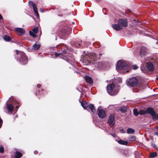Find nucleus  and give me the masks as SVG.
Here are the masks:
<instances>
[{"mask_svg":"<svg viewBox=\"0 0 158 158\" xmlns=\"http://www.w3.org/2000/svg\"><path fill=\"white\" fill-rule=\"evenodd\" d=\"M100 57L94 52L90 53L88 55L84 56L83 59V62H84V64L88 65L92 63L95 65V66L98 69L102 68V64L100 62H94L97 60V59L100 58Z\"/></svg>","mask_w":158,"mask_h":158,"instance_id":"1","label":"nucleus"},{"mask_svg":"<svg viewBox=\"0 0 158 158\" xmlns=\"http://www.w3.org/2000/svg\"><path fill=\"white\" fill-rule=\"evenodd\" d=\"M117 70L122 73H125L129 71V66L125 62L120 60L117 62Z\"/></svg>","mask_w":158,"mask_h":158,"instance_id":"2","label":"nucleus"},{"mask_svg":"<svg viewBox=\"0 0 158 158\" xmlns=\"http://www.w3.org/2000/svg\"><path fill=\"white\" fill-rule=\"evenodd\" d=\"M147 113L150 114L153 120L158 119V113H156L152 108L148 107L145 110H140L139 112V114L140 115H143Z\"/></svg>","mask_w":158,"mask_h":158,"instance_id":"3","label":"nucleus"},{"mask_svg":"<svg viewBox=\"0 0 158 158\" xmlns=\"http://www.w3.org/2000/svg\"><path fill=\"white\" fill-rule=\"evenodd\" d=\"M119 90L118 85L115 84L112 82L111 84H109V95L112 96L116 95Z\"/></svg>","mask_w":158,"mask_h":158,"instance_id":"4","label":"nucleus"},{"mask_svg":"<svg viewBox=\"0 0 158 158\" xmlns=\"http://www.w3.org/2000/svg\"><path fill=\"white\" fill-rule=\"evenodd\" d=\"M16 53L18 55V57L20 56L19 62L22 64L24 65L26 64L28 61L27 57L25 55V53L23 52H19L18 50H16Z\"/></svg>","mask_w":158,"mask_h":158,"instance_id":"5","label":"nucleus"},{"mask_svg":"<svg viewBox=\"0 0 158 158\" xmlns=\"http://www.w3.org/2000/svg\"><path fill=\"white\" fill-rule=\"evenodd\" d=\"M138 84V80L135 77L129 78L127 80V85L128 86L132 87L136 86Z\"/></svg>","mask_w":158,"mask_h":158,"instance_id":"6","label":"nucleus"},{"mask_svg":"<svg viewBox=\"0 0 158 158\" xmlns=\"http://www.w3.org/2000/svg\"><path fill=\"white\" fill-rule=\"evenodd\" d=\"M98 117L100 118H103L106 116V113L105 111L102 109V107L99 106L98 109Z\"/></svg>","mask_w":158,"mask_h":158,"instance_id":"7","label":"nucleus"},{"mask_svg":"<svg viewBox=\"0 0 158 158\" xmlns=\"http://www.w3.org/2000/svg\"><path fill=\"white\" fill-rule=\"evenodd\" d=\"M148 52V49L145 46L142 47L139 51V54L141 57L145 56Z\"/></svg>","mask_w":158,"mask_h":158,"instance_id":"8","label":"nucleus"},{"mask_svg":"<svg viewBox=\"0 0 158 158\" xmlns=\"http://www.w3.org/2000/svg\"><path fill=\"white\" fill-rule=\"evenodd\" d=\"M118 22L122 28L123 27H126L127 26V21L126 19H120L118 20Z\"/></svg>","mask_w":158,"mask_h":158,"instance_id":"9","label":"nucleus"},{"mask_svg":"<svg viewBox=\"0 0 158 158\" xmlns=\"http://www.w3.org/2000/svg\"><path fill=\"white\" fill-rule=\"evenodd\" d=\"M114 116L113 115L109 116V126L113 127L115 124Z\"/></svg>","mask_w":158,"mask_h":158,"instance_id":"10","label":"nucleus"},{"mask_svg":"<svg viewBox=\"0 0 158 158\" xmlns=\"http://www.w3.org/2000/svg\"><path fill=\"white\" fill-rule=\"evenodd\" d=\"M147 66L148 70L152 72L154 71V67L153 64L150 62L147 63Z\"/></svg>","mask_w":158,"mask_h":158,"instance_id":"11","label":"nucleus"},{"mask_svg":"<svg viewBox=\"0 0 158 158\" xmlns=\"http://www.w3.org/2000/svg\"><path fill=\"white\" fill-rule=\"evenodd\" d=\"M112 27L116 31H119L122 29V27H121L118 23L117 24L112 25Z\"/></svg>","mask_w":158,"mask_h":158,"instance_id":"12","label":"nucleus"},{"mask_svg":"<svg viewBox=\"0 0 158 158\" xmlns=\"http://www.w3.org/2000/svg\"><path fill=\"white\" fill-rule=\"evenodd\" d=\"M15 31L21 35L24 34L25 31L23 29L21 28H17L15 29Z\"/></svg>","mask_w":158,"mask_h":158,"instance_id":"13","label":"nucleus"},{"mask_svg":"<svg viewBox=\"0 0 158 158\" xmlns=\"http://www.w3.org/2000/svg\"><path fill=\"white\" fill-rule=\"evenodd\" d=\"M118 140L116 139L115 140L118 142V143L121 144L127 145L128 144V142L126 141H124L120 139L119 138H118Z\"/></svg>","mask_w":158,"mask_h":158,"instance_id":"14","label":"nucleus"},{"mask_svg":"<svg viewBox=\"0 0 158 158\" xmlns=\"http://www.w3.org/2000/svg\"><path fill=\"white\" fill-rule=\"evenodd\" d=\"M85 79L86 81L88 83H89L91 84L93 83V80L92 78L88 76H85Z\"/></svg>","mask_w":158,"mask_h":158,"instance_id":"15","label":"nucleus"},{"mask_svg":"<svg viewBox=\"0 0 158 158\" xmlns=\"http://www.w3.org/2000/svg\"><path fill=\"white\" fill-rule=\"evenodd\" d=\"M7 108L9 111L12 112L14 109V106L13 105L10 104L7 106Z\"/></svg>","mask_w":158,"mask_h":158,"instance_id":"16","label":"nucleus"},{"mask_svg":"<svg viewBox=\"0 0 158 158\" xmlns=\"http://www.w3.org/2000/svg\"><path fill=\"white\" fill-rule=\"evenodd\" d=\"M81 104L82 107L85 109H86L88 106L87 103L86 101H82L81 102Z\"/></svg>","mask_w":158,"mask_h":158,"instance_id":"17","label":"nucleus"},{"mask_svg":"<svg viewBox=\"0 0 158 158\" xmlns=\"http://www.w3.org/2000/svg\"><path fill=\"white\" fill-rule=\"evenodd\" d=\"M22 156V154L19 151H17L15 153V158H20Z\"/></svg>","mask_w":158,"mask_h":158,"instance_id":"18","label":"nucleus"},{"mask_svg":"<svg viewBox=\"0 0 158 158\" xmlns=\"http://www.w3.org/2000/svg\"><path fill=\"white\" fill-rule=\"evenodd\" d=\"M40 45L35 44L33 45L32 49L34 50H37L38 49L40 48Z\"/></svg>","mask_w":158,"mask_h":158,"instance_id":"19","label":"nucleus"},{"mask_svg":"<svg viewBox=\"0 0 158 158\" xmlns=\"http://www.w3.org/2000/svg\"><path fill=\"white\" fill-rule=\"evenodd\" d=\"M135 130L131 128H129L127 129V133L128 134H133L135 133Z\"/></svg>","mask_w":158,"mask_h":158,"instance_id":"20","label":"nucleus"},{"mask_svg":"<svg viewBox=\"0 0 158 158\" xmlns=\"http://www.w3.org/2000/svg\"><path fill=\"white\" fill-rule=\"evenodd\" d=\"M122 81V80L121 78L120 77L117 78L115 80H114V81H112V82H114V83L115 84V83H120Z\"/></svg>","mask_w":158,"mask_h":158,"instance_id":"21","label":"nucleus"},{"mask_svg":"<svg viewBox=\"0 0 158 158\" xmlns=\"http://www.w3.org/2000/svg\"><path fill=\"white\" fill-rule=\"evenodd\" d=\"M119 110L122 112L125 113L127 111V107L126 106L122 107L119 108Z\"/></svg>","mask_w":158,"mask_h":158,"instance_id":"22","label":"nucleus"},{"mask_svg":"<svg viewBox=\"0 0 158 158\" xmlns=\"http://www.w3.org/2000/svg\"><path fill=\"white\" fill-rule=\"evenodd\" d=\"M89 107L92 113H94L95 111L94 109V105L92 104H90L89 105Z\"/></svg>","mask_w":158,"mask_h":158,"instance_id":"23","label":"nucleus"},{"mask_svg":"<svg viewBox=\"0 0 158 158\" xmlns=\"http://www.w3.org/2000/svg\"><path fill=\"white\" fill-rule=\"evenodd\" d=\"M136 139V137L134 136H131L129 137L128 138V140L129 141H134Z\"/></svg>","mask_w":158,"mask_h":158,"instance_id":"24","label":"nucleus"},{"mask_svg":"<svg viewBox=\"0 0 158 158\" xmlns=\"http://www.w3.org/2000/svg\"><path fill=\"white\" fill-rule=\"evenodd\" d=\"M133 112L134 114L136 116H137L139 114V113L136 109H134Z\"/></svg>","mask_w":158,"mask_h":158,"instance_id":"25","label":"nucleus"},{"mask_svg":"<svg viewBox=\"0 0 158 158\" xmlns=\"http://www.w3.org/2000/svg\"><path fill=\"white\" fill-rule=\"evenodd\" d=\"M157 154L156 152H153L150 154V157L151 158H153L156 156Z\"/></svg>","mask_w":158,"mask_h":158,"instance_id":"26","label":"nucleus"},{"mask_svg":"<svg viewBox=\"0 0 158 158\" xmlns=\"http://www.w3.org/2000/svg\"><path fill=\"white\" fill-rule=\"evenodd\" d=\"M4 39L6 41H9L10 40V37L7 35H5L3 37Z\"/></svg>","mask_w":158,"mask_h":158,"instance_id":"27","label":"nucleus"},{"mask_svg":"<svg viewBox=\"0 0 158 158\" xmlns=\"http://www.w3.org/2000/svg\"><path fill=\"white\" fill-rule=\"evenodd\" d=\"M32 31L35 33V34H36L37 33L38 31V27H36L34 28H33L32 30Z\"/></svg>","mask_w":158,"mask_h":158,"instance_id":"28","label":"nucleus"},{"mask_svg":"<svg viewBox=\"0 0 158 158\" xmlns=\"http://www.w3.org/2000/svg\"><path fill=\"white\" fill-rule=\"evenodd\" d=\"M29 33L30 35L33 37H35L36 36V35L34 33L33 31H29Z\"/></svg>","mask_w":158,"mask_h":158,"instance_id":"29","label":"nucleus"},{"mask_svg":"<svg viewBox=\"0 0 158 158\" xmlns=\"http://www.w3.org/2000/svg\"><path fill=\"white\" fill-rule=\"evenodd\" d=\"M32 7H33V10H34V11L35 13H37V12H38V11H37V8L36 7V6L35 5Z\"/></svg>","mask_w":158,"mask_h":158,"instance_id":"30","label":"nucleus"},{"mask_svg":"<svg viewBox=\"0 0 158 158\" xmlns=\"http://www.w3.org/2000/svg\"><path fill=\"white\" fill-rule=\"evenodd\" d=\"M29 5H31L32 7L36 5L32 1H30L29 2Z\"/></svg>","mask_w":158,"mask_h":158,"instance_id":"31","label":"nucleus"},{"mask_svg":"<svg viewBox=\"0 0 158 158\" xmlns=\"http://www.w3.org/2000/svg\"><path fill=\"white\" fill-rule=\"evenodd\" d=\"M103 12L105 15L107 14L108 11H106V8H103Z\"/></svg>","mask_w":158,"mask_h":158,"instance_id":"32","label":"nucleus"},{"mask_svg":"<svg viewBox=\"0 0 158 158\" xmlns=\"http://www.w3.org/2000/svg\"><path fill=\"white\" fill-rule=\"evenodd\" d=\"M4 148L2 147H0V152L2 153L4 152Z\"/></svg>","mask_w":158,"mask_h":158,"instance_id":"33","label":"nucleus"},{"mask_svg":"<svg viewBox=\"0 0 158 158\" xmlns=\"http://www.w3.org/2000/svg\"><path fill=\"white\" fill-rule=\"evenodd\" d=\"M110 134L113 137L116 138L117 135L115 133H111Z\"/></svg>","mask_w":158,"mask_h":158,"instance_id":"34","label":"nucleus"},{"mask_svg":"<svg viewBox=\"0 0 158 158\" xmlns=\"http://www.w3.org/2000/svg\"><path fill=\"white\" fill-rule=\"evenodd\" d=\"M133 68L134 70H136L138 68V67L136 65H134L133 66Z\"/></svg>","mask_w":158,"mask_h":158,"instance_id":"35","label":"nucleus"},{"mask_svg":"<svg viewBox=\"0 0 158 158\" xmlns=\"http://www.w3.org/2000/svg\"><path fill=\"white\" fill-rule=\"evenodd\" d=\"M120 132L122 133H125V132L123 129L121 128L120 129Z\"/></svg>","mask_w":158,"mask_h":158,"instance_id":"36","label":"nucleus"},{"mask_svg":"<svg viewBox=\"0 0 158 158\" xmlns=\"http://www.w3.org/2000/svg\"><path fill=\"white\" fill-rule=\"evenodd\" d=\"M35 15L36 18H38L39 17V15L38 12H37V13H35Z\"/></svg>","mask_w":158,"mask_h":158,"instance_id":"37","label":"nucleus"},{"mask_svg":"<svg viewBox=\"0 0 158 158\" xmlns=\"http://www.w3.org/2000/svg\"><path fill=\"white\" fill-rule=\"evenodd\" d=\"M108 87H109V84L107 85L106 86L107 91L108 93H109V90L108 89Z\"/></svg>","mask_w":158,"mask_h":158,"instance_id":"38","label":"nucleus"},{"mask_svg":"<svg viewBox=\"0 0 158 158\" xmlns=\"http://www.w3.org/2000/svg\"><path fill=\"white\" fill-rule=\"evenodd\" d=\"M60 54H61V53H56L55 55L56 56H58Z\"/></svg>","mask_w":158,"mask_h":158,"instance_id":"39","label":"nucleus"},{"mask_svg":"<svg viewBox=\"0 0 158 158\" xmlns=\"http://www.w3.org/2000/svg\"><path fill=\"white\" fill-rule=\"evenodd\" d=\"M80 45V44H76V46L77 47H79V46Z\"/></svg>","mask_w":158,"mask_h":158,"instance_id":"40","label":"nucleus"},{"mask_svg":"<svg viewBox=\"0 0 158 158\" xmlns=\"http://www.w3.org/2000/svg\"><path fill=\"white\" fill-rule=\"evenodd\" d=\"M37 86L38 88H40V87L41 86V85L40 84H38L37 85Z\"/></svg>","mask_w":158,"mask_h":158,"instance_id":"41","label":"nucleus"},{"mask_svg":"<svg viewBox=\"0 0 158 158\" xmlns=\"http://www.w3.org/2000/svg\"><path fill=\"white\" fill-rule=\"evenodd\" d=\"M63 53L64 54H65V53H66V52H67L65 50H63Z\"/></svg>","mask_w":158,"mask_h":158,"instance_id":"42","label":"nucleus"},{"mask_svg":"<svg viewBox=\"0 0 158 158\" xmlns=\"http://www.w3.org/2000/svg\"><path fill=\"white\" fill-rule=\"evenodd\" d=\"M40 11L41 12H44V10H43L42 9L40 8Z\"/></svg>","mask_w":158,"mask_h":158,"instance_id":"43","label":"nucleus"},{"mask_svg":"<svg viewBox=\"0 0 158 158\" xmlns=\"http://www.w3.org/2000/svg\"><path fill=\"white\" fill-rule=\"evenodd\" d=\"M2 19V15L0 14V20L1 19Z\"/></svg>","mask_w":158,"mask_h":158,"instance_id":"44","label":"nucleus"},{"mask_svg":"<svg viewBox=\"0 0 158 158\" xmlns=\"http://www.w3.org/2000/svg\"><path fill=\"white\" fill-rule=\"evenodd\" d=\"M155 134L157 136H158V132H156L155 133Z\"/></svg>","mask_w":158,"mask_h":158,"instance_id":"45","label":"nucleus"},{"mask_svg":"<svg viewBox=\"0 0 158 158\" xmlns=\"http://www.w3.org/2000/svg\"><path fill=\"white\" fill-rule=\"evenodd\" d=\"M156 79L157 80H158V75H157L156 76Z\"/></svg>","mask_w":158,"mask_h":158,"instance_id":"46","label":"nucleus"},{"mask_svg":"<svg viewBox=\"0 0 158 158\" xmlns=\"http://www.w3.org/2000/svg\"><path fill=\"white\" fill-rule=\"evenodd\" d=\"M36 154L37 153V152L36 151H35L34 152Z\"/></svg>","mask_w":158,"mask_h":158,"instance_id":"47","label":"nucleus"},{"mask_svg":"<svg viewBox=\"0 0 158 158\" xmlns=\"http://www.w3.org/2000/svg\"><path fill=\"white\" fill-rule=\"evenodd\" d=\"M156 44H158V40H157V41L156 42Z\"/></svg>","mask_w":158,"mask_h":158,"instance_id":"48","label":"nucleus"},{"mask_svg":"<svg viewBox=\"0 0 158 158\" xmlns=\"http://www.w3.org/2000/svg\"><path fill=\"white\" fill-rule=\"evenodd\" d=\"M18 106L17 105L16 106V108H18Z\"/></svg>","mask_w":158,"mask_h":158,"instance_id":"49","label":"nucleus"},{"mask_svg":"<svg viewBox=\"0 0 158 158\" xmlns=\"http://www.w3.org/2000/svg\"><path fill=\"white\" fill-rule=\"evenodd\" d=\"M112 82V81L111 80L110 81H109V83L110 82Z\"/></svg>","mask_w":158,"mask_h":158,"instance_id":"50","label":"nucleus"},{"mask_svg":"<svg viewBox=\"0 0 158 158\" xmlns=\"http://www.w3.org/2000/svg\"><path fill=\"white\" fill-rule=\"evenodd\" d=\"M157 128L158 129V126L157 127Z\"/></svg>","mask_w":158,"mask_h":158,"instance_id":"51","label":"nucleus"},{"mask_svg":"<svg viewBox=\"0 0 158 158\" xmlns=\"http://www.w3.org/2000/svg\"><path fill=\"white\" fill-rule=\"evenodd\" d=\"M117 137H118V136H117Z\"/></svg>","mask_w":158,"mask_h":158,"instance_id":"52","label":"nucleus"}]
</instances>
